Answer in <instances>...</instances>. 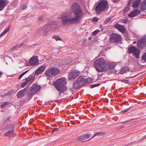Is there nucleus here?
Here are the masks:
<instances>
[{
  "mask_svg": "<svg viewBox=\"0 0 146 146\" xmlns=\"http://www.w3.org/2000/svg\"><path fill=\"white\" fill-rule=\"evenodd\" d=\"M10 25H9L8 27L6 28L5 30L1 33L0 37L4 35L7 32H8L10 29Z\"/></svg>",
  "mask_w": 146,
  "mask_h": 146,
  "instance_id": "b1692460",
  "label": "nucleus"
},
{
  "mask_svg": "<svg viewBox=\"0 0 146 146\" xmlns=\"http://www.w3.org/2000/svg\"><path fill=\"white\" fill-rule=\"evenodd\" d=\"M53 77H54L60 73L59 69L56 67H52Z\"/></svg>",
  "mask_w": 146,
  "mask_h": 146,
  "instance_id": "f3484780",
  "label": "nucleus"
},
{
  "mask_svg": "<svg viewBox=\"0 0 146 146\" xmlns=\"http://www.w3.org/2000/svg\"><path fill=\"white\" fill-rule=\"evenodd\" d=\"M136 43H137V42L136 41H134L133 42V44H136Z\"/></svg>",
  "mask_w": 146,
  "mask_h": 146,
  "instance_id": "4d7b16f0",
  "label": "nucleus"
},
{
  "mask_svg": "<svg viewBox=\"0 0 146 146\" xmlns=\"http://www.w3.org/2000/svg\"><path fill=\"white\" fill-rule=\"evenodd\" d=\"M142 59L143 60L146 61V52L142 56Z\"/></svg>",
  "mask_w": 146,
  "mask_h": 146,
  "instance_id": "79ce46f5",
  "label": "nucleus"
},
{
  "mask_svg": "<svg viewBox=\"0 0 146 146\" xmlns=\"http://www.w3.org/2000/svg\"><path fill=\"white\" fill-rule=\"evenodd\" d=\"M130 9V7L128 5H127V6H126L125 9L124 10V11L125 12H127L128 11H129V9Z\"/></svg>",
  "mask_w": 146,
  "mask_h": 146,
  "instance_id": "72a5a7b5",
  "label": "nucleus"
},
{
  "mask_svg": "<svg viewBox=\"0 0 146 146\" xmlns=\"http://www.w3.org/2000/svg\"><path fill=\"white\" fill-rule=\"evenodd\" d=\"M50 27L48 24L45 25L39 28L38 32L43 35H46L50 31Z\"/></svg>",
  "mask_w": 146,
  "mask_h": 146,
  "instance_id": "6e6552de",
  "label": "nucleus"
},
{
  "mask_svg": "<svg viewBox=\"0 0 146 146\" xmlns=\"http://www.w3.org/2000/svg\"><path fill=\"white\" fill-rule=\"evenodd\" d=\"M137 46L141 49H144L146 46V41L145 39L141 38L139 39L137 43Z\"/></svg>",
  "mask_w": 146,
  "mask_h": 146,
  "instance_id": "1a4fd4ad",
  "label": "nucleus"
},
{
  "mask_svg": "<svg viewBox=\"0 0 146 146\" xmlns=\"http://www.w3.org/2000/svg\"><path fill=\"white\" fill-rule=\"evenodd\" d=\"M113 27L122 33H124L125 32V29L123 25L116 23L114 25Z\"/></svg>",
  "mask_w": 146,
  "mask_h": 146,
  "instance_id": "4468645a",
  "label": "nucleus"
},
{
  "mask_svg": "<svg viewBox=\"0 0 146 146\" xmlns=\"http://www.w3.org/2000/svg\"><path fill=\"white\" fill-rule=\"evenodd\" d=\"M60 92H59V95H60V94H61V93H60Z\"/></svg>",
  "mask_w": 146,
  "mask_h": 146,
  "instance_id": "052dcab7",
  "label": "nucleus"
},
{
  "mask_svg": "<svg viewBox=\"0 0 146 146\" xmlns=\"http://www.w3.org/2000/svg\"><path fill=\"white\" fill-rule=\"evenodd\" d=\"M129 68H127V69L125 67H122L120 70L119 73L120 74H122L126 72V71H129Z\"/></svg>",
  "mask_w": 146,
  "mask_h": 146,
  "instance_id": "393cba45",
  "label": "nucleus"
},
{
  "mask_svg": "<svg viewBox=\"0 0 146 146\" xmlns=\"http://www.w3.org/2000/svg\"><path fill=\"white\" fill-rule=\"evenodd\" d=\"M66 84V80L64 78L59 79L54 83L56 88L59 92H62L66 91L67 89Z\"/></svg>",
  "mask_w": 146,
  "mask_h": 146,
  "instance_id": "20e7f679",
  "label": "nucleus"
},
{
  "mask_svg": "<svg viewBox=\"0 0 146 146\" xmlns=\"http://www.w3.org/2000/svg\"><path fill=\"white\" fill-rule=\"evenodd\" d=\"M9 3V0H0V11L3 10Z\"/></svg>",
  "mask_w": 146,
  "mask_h": 146,
  "instance_id": "ddd939ff",
  "label": "nucleus"
},
{
  "mask_svg": "<svg viewBox=\"0 0 146 146\" xmlns=\"http://www.w3.org/2000/svg\"><path fill=\"white\" fill-rule=\"evenodd\" d=\"M140 13V11L138 9H135L133 10L132 12L130 13L128 15V16L132 18L137 15Z\"/></svg>",
  "mask_w": 146,
  "mask_h": 146,
  "instance_id": "dca6fc26",
  "label": "nucleus"
},
{
  "mask_svg": "<svg viewBox=\"0 0 146 146\" xmlns=\"http://www.w3.org/2000/svg\"><path fill=\"white\" fill-rule=\"evenodd\" d=\"M85 40H81L79 41L80 44H81L82 45H84L85 44L84 43L85 42Z\"/></svg>",
  "mask_w": 146,
  "mask_h": 146,
  "instance_id": "a19ab883",
  "label": "nucleus"
},
{
  "mask_svg": "<svg viewBox=\"0 0 146 146\" xmlns=\"http://www.w3.org/2000/svg\"><path fill=\"white\" fill-rule=\"evenodd\" d=\"M123 127V126H121V127H120V129L121 128H122Z\"/></svg>",
  "mask_w": 146,
  "mask_h": 146,
  "instance_id": "bf43d9fd",
  "label": "nucleus"
},
{
  "mask_svg": "<svg viewBox=\"0 0 146 146\" xmlns=\"http://www.w3.org/2000/svg\"><path fill=\"white\" fill-rule=\"evenodd\" d=\"M45 69V66H40L35 72L34 76H38Z\"/></svg>",
  "mask_w": 146,
  "mask_h": 146,
  "instance_id": "2eb2a0df",
  "label": "nucleus"
},
{
  "mask_svg": "<svg viewBox=\"0 0 146 146\" xmlns=\"http://www.w3.org/2000/svg\"><path fill=\"white\" fill-rule=\"evenodd\" d=\"M129 110V108H127V109H125L124 110H122L121 111V112L124 113V112H127Z\"/></svg>",
  "mask_w": 146,
  "mask_h": 146,
  "instance_id": "de8ad7c7",
  "label": "nucleus"
},
{
  "mask_svg": "<svg viewBox=\"0 0 146 146\" xmlns=\"http://www.w3.org/2000/svg\"><path fill=\"white\" fill-rule=\"evenodd\" d=\"M35 93L34 92H33L31 90L30 92L28 93V96L29 97H31L33 96Z\"/></svg>",
  "mask_w": 146,
  "mask_h": 146,
  "instance_id": "e433bc0d",
  "label": "nucleus"
},
{
  "mask_svg": "<svg viewBox=\"0 0 146 146\" xmlns=\"http://www.w3.org/2000/svg\"><path fill=\"white\" fill-rule=\"evenodd\" d=\"M9 102H3L1 105V108H3L6 107V106L9 105Z\"/></svg>",
  "mask_w": 146,
  "mask_h": 146,
  "instance_id": "c85d7f7f",
  "label": "nucleus"
},
{
  "mask_svg": "<svg viewBox=\"0 0 146 146\" xmlns=\"http://www.w3.org/2000/svg\"><path fill=\"white\" fill-rule=\"evenodd\" d=\"M102 135V133L101 132H99L96 133V134H95L94 135H93L92 137H94L96 136L99 135Z\"/></svg>",
  "mask_w": 146,
  "mask_h": 146,
  "instance_id": "c9c22d12",
  "label": "nucleus"
},
{
  "mask_svg": "<svg viewBox=\"0 0 146 146\" xmlns=\"http://www.w3.org/2000/svg\"><path fill=\"white\" fill-rule=\"evenodd\" d=\"M80 74V72L77 70H74L70 72L68 74V79L70 80H71L72 79H75L79 76Z\"/></svg>",
  "mask_w": 146,
  "mask_h": 146,
  "instance_id": "9b49d317",
  "label": "nucleus"
},
{
  "mask_svg": "<svg viewBox=\"0 0 146 146\" xmlns=\"http://www.w3.org/2000/svg\"><path fill=\"white\" fill-rule=\"evenodd\" d=\"M145 103L146 104V101L145 102Z\"/></svg>",
  "mask_w": 146,
  "mask_h": 146,
  "instance_id": "0e129e2a",
  "label": "nucleus"
},
{
  "mask_svg": "<svg viewBox=\"0 0 146 146\" xmlns=\"http://www.w3.org/2000/svg\"><path fill=\"white\" fill-rule=\"evenodd\" d=\"M146 138V135L143 137L142 139L141 140H143V139H145Z\"/></svg>",
  "mask_w": 146,
  "mask_h": 146,
  "instance_id": "3c124183",
  "label": "nucleus"
},
{
  "mask_svg": "<svg viewBox=\"0 0 146 146\" xmlns=\"http://www.w3.org/2000/svg\"><path fill=\"white\" fill-rule=\"evenodd\" d=\"M29 70H26L24 72L22 73L21 74L20 76H19V77L18 78L19 79H20L23 76L25 75V74H26L28 71Z\"/></svg>",
  "mask_w": 146,
  "mask_h": 146,
  "instance_id": "7c9ffc66",
  "label": "nucleus"
},
{
  "mask_svg": "<svg viewBox=\"0 0 146 146\" xmlns=\"http://www.w3.org/2000/svg\"><path fill=\"white\" fill-rule=\"evenodd\" d=\"M38 62V56L36 55L33 56L29 60V63L27 65L33 66L36 64Z\"/></svg>",
  "mask_w": 146,
  "mask_h": 146,
  "instance_id": "9d476101",
  "label": "nucleus"
},
{
  "mask_svg": "<svg viewBox=\"0 0 146 146\" xmlns=\"http://www.w3.org/2000/svg\"><path fill=\"white\" fill-rule=\"evenodd\" d=\"M27 83L25 81V82H23L21 85V87L23 88L27 84Z\"/></svg>",
  "mask_w": 146,
  "mask_h": 146,
  "instance_id": "f704fd0d",
  "label": "nucleus"
},
{
  "mask_svg": "<svg viewBox=\"0 0 146 146\" xmlns=\"http://www.w3.org/2000/svg\"><path fill=\"white\" fill-rule=\"evenodd\" d=\"M100 85V84H96L91 85H90V88H93L96 87L97 86H98Z\"/></svg>",
  "mask_w": 146,
  "mask_h": 146,
  "instance_id": "4c0bfd02",
  "label": "nucleus"
},
{
  "mask_svg": "<svg viewBox=\"0 0 146 146\" xmlns=\"http://www.w3.org/2000/svg\"><path fill=\"white\" fill-rule=\"evenodd\" d=\"M110 39L111 42L115 43L120 42L122 40L120 35L115 33H112L111 35Z\"/></svg>",
  "mask_w": 146,
  "mask_h": 146,
  "instance_id": "423d86ee",
  "label": "nucleus"
},
{
  "mask_svg": "<svg viewBox=\"0 0 146 146\" xmlns=\"http://www.w3.org/2000/svg\"><path fill=\"white\" fill-rule=\"evenodd\" d=\"M80 123V121H78V123Z\"/></svg>",
  "mask_w": 146,
  "mask_h": 146,
  "instance_id": "680f3d73",
  "label": "nucleus"
},
{
  "mask_svg": "<svg viewBox=\"0 0 146 146\" xmlns=\"http://www.w3.org/2000/svg\"><path fill=\"white\" fill-rule=\"evenodd\" d=\"M52 68L47 70L45 72V75L50 77H53Z\"/></svg>",
  "mask_w": 146,
  "mask_h": 146,
  "instance_id": "6ab92c4d",
  "label": "nucleus"
},
{
  "mask_svg": "<svg viewBox=\"0 0 146 146\" xmlns=\"http://www.w3.org/2000/svg\"><path fill=\"white\" fill-rule=\"evenodd\" d=\"M121 124H124L125 123V121L121 122Z\"/></svg>",
  "mask_w": 146,
  "mask_h": 146,
  "instance_id": "6e6d98bb",
  "label": "nucleus"
},
{
  "mask_svg": "<svg viewBox=\"0 0 146 146\" xmlns=\"http://www.w3.org/2000/svg\"><path fill=\"white\" fill-rule=\"evenodd\" d=\"M107 66H106V67H107V69L106 70H105V71H107L109 70H111L114 69L115 66L116 64L115 63H108V62H107Z\"/></svg>",
  "mask_w": 146,
  "mask_h": 146,
  "instance_id": "a211bd4d",
  "label": "nucleus"
},
{
  "mask_svg": "<svg viewBox=\"0 0 146 146\" xmlns=\"http://www.w3.org/2000/svg\"><path fill=\"white\" fill-rule=\"evenodd\" d=\"M141 1V0H134L133 2L132 6L135 8L137 7L140 3Z\"/></svg>",
  "mask_w": 146,
  "mask_h": 146,
  "instance_id": "4be33fe9",
  "label": "nucleus"
},
{
  "mask_svg": "<svg viewBox=\"0 0 146 146\" xmlns=\"http://www.w3.org/2000/svg\"><path fill=\"white\" fill-rule=\"evenodd\" d=\"M32 75H30L28 77L26 78H25V81L27 83L31 81V82L32 78Z\"/></svg>",
  "mask_w": 146,
  "mask_h": 146,
  "instance_id": "a878e982",
  "label": "nucleus"
},
{
  "mask_svg": "<svg viewBox=\"0 0 146 146\" xmlns=\"http://www.w3.org/2000/svg\"><path fill=\"white\" fill-rule=\"evenodd\" d=\"M14 133V130L13 129L11 130L7 131L5 133V135L6 136L11 137L13 135Z\"/></svg>",
  "mask_w": 146,
  "mask_h": 146,
  "instance_id": "5701e85b",
  "label": "nucleus"
},
{
  "mask_svg": "<svg viewBox=\"0 0 146 146\" xmlns=\"http://www.w3.org/2000/svg\"><path fill=\"white\" fill-rule=\"evenodd\" d=\"M52 38H53L55 39L56 41L58 40L61 41L62 40V39L60 38V37L58 35H54L52 36Z\"/></svg>",
  "mask_w": 146,
  "mask_h": 146,
  "instance_id": "cd10ccee",
  "label": "nucleus"
},
{
  "mask_svg": "<svg viewBox=\"0 0 146 146\" xmlns=\"http://www.w3.org/2000/svg\"><path fill=\"white\" fill-rule=\"evenodd\" d=\"M3 74V72L0 71V77H1Z\"/></svg>",
  "mask_w": 146,
  "mask_h": 146,
  "instance_id": "864d4df0",
  "label": "nucleus"
},
{
  "mask_svg": "<svg viewBox=\"0 0 146 146\" xmlns=\"http://www.w3.org/2000/svg\"><path fill=\"white\" fill-rule=\"evenodd\" d=\"M119 0H113V1L114 3H116L117 2H118Z\"/></svg>",
  "mask_w": 146,
  "mask_h": 146,
  "instance_id": "603ef678",
  "label": "nucleus"
},
{
  "mask_svg": "<svg viewBox=\"0 0 146 146\" xmlns=\"http://www.w3.org/2000/svg\"><path fill=\"white\" fill-rule=\"evenodd\" d=\"M50 26L49 27L50 31H55L58 29L59 27L58 25V23L56 21H53L50 24H48Z\"/></svg>",
  "mask_w": 146,
  "mask_h": 146,
  "instance_id": "f8f14e48",
  "label": "nucleus"
},
{
  "mask_svg": "<svg viewBox=\"0 0 146 146\" xmlns=\"http://www.w3.org/2000/svg\"><path fill=\"white\" fill-rule=\"evenodd\" d=\"M84 139H85V140L88 139L89 137V135L88 134H86L85 135H83Z\"/></svg>",
  "mask_w": 146,
  "mask_h": 146,
  "instance_id": "ea45409f",
  "label": "nucleus"
},
{
  "mask_svg": "<svg viewBox=\"0 0 146 146\" xmlns=\"http://www.w3.org/2000/svg\"><path fill=\"white\" fill-rule=\"evenodd\" d=\"M71 10L74 13L75 16L65 15L61 17L62 24L64 26L79 23L83 16V13L80 5L77 3H73Z\"/></svg>",
  "mask_w": 146,
  "mask_h": 146,
  "instance_id": "f257e3e1",
  "label": "nucleus"
},
{
  "mask_svg": "<svg viewBox=\"0 0 146 146\" xmlns=\"http://www.w3.org/2000/svg\"><path fill=\"white\" fill-rule=\"evenodd\" d=\"M121 81L122 82L126 83H128L129 82V80H127L122 79L121 80Z\"/></svg>",
  "mask_w": 146,
  "mask_h": 146,
  "instance_id": "37998d69",
  "label": "nucleus"
},
{
  "mask_svg": "<svg viewBox=\"0 0 146 146\" xmlns=\"http://www.w3.org/2000/svg\"><path fill=\"white\" fill-rule=\"evenodd\" d=\"M27 7V6L25 5H23L21 7V9L22 10H24Z\"/></svg>",
  "mask_w": 146,
  "mask_h": 146,
  "instance_id": "a18cd8bd",
  "label": "nucleus"
},
{
  "mask_svg": "<svg viewBox=\"0 0 146 146\" xmlns=\"http://www.w3.org/2000/svg\"><path fill=\"white\" fill-rule=\"evenodd\" d=\"M22 44L21 45H20L19 44L17 45L16 46H14L12 49L11 50L12 51H13L14 50H16L17 49H18L19 48H20L21 46L22 45Z\"/></svg>",
  "mask_w": 146,
  "mask_h": 146,
  "instance_id": "c756f323",
  "label": "nucleus"
},
{
  "mask_svg": "<svg viewBox=\"0 0 146 146\" xmlns=\"http://www.w3.org/2000/svg\"><path fill=\"white\" fill-rule=\"evenodd\" d=\"M111 19L110 18H109L106 19L105 21V23L106 24H107L110 22L111 21Z\"/></svg>",
  "mask_w": 146,
  "mask_h": 146,
  "instance_id": "473e14b6",
  "label": "nucleus"
},
{
  "mask_svg": "<svg viewBox=\"0 0 146 146\" xmlns=\"http://www.w3.org/2000/svg\"><path fill=\"white\" fill-rule=\"evenodd\" d=\"M108 5L107 1L103 0L98 3L95 8V12L96 14H99L102 11H104L108 7Z\"/></svg>",
  "mask_w": 146,
  "mask_h": 146,
  "instance_id": "39448f33",
  "label": "nucleus"
},
{
  "mask_svg": "<svg viewBox=\"0 0 146 146\" xmlns=\"http://www.w3.org/2000/svg\"><path fill=\"white\" fill-rule=\"evenodd\" d=\"M129 121H130L129 120H127V121H125V123H128V122H129Z\"/></svg>",
  "mask_w": 146,
  "mask_h": 146,
  "instance_id": "13d9d810",
  "label": "nucleus"
},
{
  "mask_svg": "<svg viewBox=\"0 0 146 146\" xmlns=\"http://www.w3.org/2000/svg\"><path fill=\"white\" fill-rule=\"evenodd\" d=\"M31 87L32 91L34 92L35 93L38 91L41 88V87L40 86L36 84L33 85Z\"/></svg>",
  "mask_w": 146,
  "mask_h": 146,
  "instance_id": "aec40b11",
  "label": "nucleus"
},
{
  "mask_svg": "<svg viewBox=\"0 0 146 146\" xmlns=\"http://www.w3.org/2000/svg\"><path fill=\"white\" fill-rule=\"evenodd\" d=\"M35 76H34L33 77V76H32V80H31V82H33L34 80L35 79Z\"/></svg>",
  "mask_w": 146,
  "mask_h": 146,
  "instance_id": "8fccbe9b",
  "label": "nucleus"
},
{
  "mask_svg": "<svg viewBox=\"0 0 146 146\" xmlns=\"http://www.w3.org/2000/svg\"><path fill=\"white\" fill-rule=\"evenodd\" d=\"M26 91V89L25 88L20 91L17 93V97L19 98H22L24 95V93Z\"/></svg>",
  "mask_w": 146,
  "mask_h": 146,
  "instance_id": "412c9836",
  "label": "nucleus"
},
{
  "mask_svg": "<svg viewBox=\"0 0 146 146\" xmlns=\"http://www.w3.org/2000/svg\"><path fill=\"white\" fill-rule=\"evenodd\" d=\"M128 53L129 54L132 52L133 55L135 56L136 58H139V54L140 52V50L137 47L132 46L128 48Z\"/></svg>",
  "mask_w": 146,
  "mask_h": 146,
  "instance_id": "0eeeda50",
  "label": "nucleus"
},
{
  "mask_svg": "<svg viewBox=\"0 0 146 146\" xmlns=\"http://www.w3.org/2000/svg\"><path fill=\"white\" fill-rule=\"evenodd\" d=\"M77 140L79 141H87L88 140H85L83 135L79 136L77 138Z\"/></svg>",
  "mask_w": 146,
  "mask_h": 146,
  "instance_id": "bb28decb",
  "label": "nucleus"
},
{
  "mask_svg": "<svg viewBox=\"0 0 146 146\" xmlns=\"http://www.w3.org/2000/svg\"><path fill=\"white\" fill-rule=\"evenodd\" d=\"M135 77V76L134 77Z\"/></svg>",
  "mask_w": 146,
  "mask_h": 146,
  "instance_id": "e2e57ef3",
  "label": "nucleus"
},
{
  "mask_svg": "<svg viewBox=\"0 0 146 146\" xmlns=\"http://www.w3.org/2000/svg\"><path fill=\"white\" fill-rule=\"evenodd\" d=\"M11 118V117L10 116H8L7 118L5 119H4V121L6 122L7 120H9Z\"/></svg>",
  "mask_w": 146,
  "mask_h": 146,
  "instance_id": "09e8293b",
  "label": "nucleus"
},
{
  "mask_svg": "<svg viewBox=\"0 0 146 146\" xmlns=\"http://www.w3.org/2000/svg\"><path fill=\"white\" fill-rule=\"evenodd\" d=\"M55 131H56V130L54 129L52 130V133H53Z\"/></svg>",
  "mask_w": 146,
  "mask_h": 146,
  "instance_id": "5fc2aeb1",
  "label": "nucleus"
},
{
  "mask_svg": "<svg viewBox=\"0 0 146 146\" xmlns=\"http://www.w3.org/2000/svg\"><path fill=\"white\" fill-rule=\"evenodd\" d=\"M91 79L87 78L84 79L82 76L79 77L76 81L73 84L72 86L70 88L72 90H77L80 88L82 85L88 84H90L91 82Z\"/></svg>",
  "mask_w": 146,
  "mask_h": 146,
  "instance_id": "f03ea898",
  "label": "nucleus"
},
{
  "mask_svg": "<svg viewBox=\"0 0 146 146\" xmlns=\"http://www.w3.org/2000/svg\"><path fill=\"white\" fill-rule=\"evenodd\" d=\"M100 31L98 30H95L92 32V35L93 36H95Z\"/></svg>",
  "mask_w": 146,
  "mask_h": 146,
  "instance_id": "2f4dec72",
  "label": "nucleus"
},
{
  "mask_svg": "<svg viewBox=\"0 0 146 146\" xmlns=\"http://www.w3.org/2000/svg\"><path fill=\"white\" fill-rule=\"evenodd\" d=\"M107 61L102 58H99L94 62V64L98 72H102L106 70Z\"/></svg>",
  "mask_w": 146,
  "mask_h": 146,
  "instance_id": "7ed1b4c3",
  "label": "nucleus"
},
{
  "mask_svg": "<svg viewBox=\"0 0 146 146\" xmlns=\"http://www.w3.org/2000/svg\"><path fill=\"white\" fill-rule=\"evenodd\" d=\"M133 0H129L128 2V5L129 6H130V5H131V3H132V1Z\"/></svg>",
  "mask_w": 146,
  "mask_h": 146,
  "instance_id": "49530a36",
  "label": "nucleus"
},
{
  "mask_svg": "<svg viewBox=\"0 0 146 146\" xmlns=\"http://www.w3.org/2000/svg\"><path fill=\"white\" fill-rule=\"evenodd\" d=\"M38 19L40 21H42L44 20V18L43 15H41L38 17Z\"/></svg>",
  "mask_w": 146,
  "mask_h": 146,
  "instance_id": "58836bf2",
  "label": "nucleus"
},
{
  "mask_svg": "<svg viewBox=\"0 0 146 146\" xmlns=\"http://www.w3.org/2000/svg\"><path fill=\"white\" fill-rule=\"evenodd\" d=\"M98 19L97 17H94L93 19V21H94L97 22L98 21Z\"/></svg>",
  "mask_w": 146,
  "mask_h": 146,
  "instance_id": "c03bdc74",
  "label": "nucleus"
}]
</instances>
